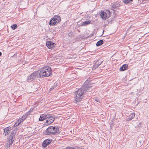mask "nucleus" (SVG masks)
<instances>
[{"label":"nucleus","instance_id":"14","mask_svg":"<svg viewBox=\"0 0 149 149\" xmlns=\"http://www.w3.org/2000/svg\"><path fill=\"white\" fill-rule=\"evenodd\" d=\"M120 5L119 3L116 2L112 5V7L114 8H118Z\"/></svg>","mask_w":149,"mask_h":149},{"label":"nucleus","instance_id":"23","mask_svg":"<svg viewBox=\"0 0 149 149\" xmlns=\"http://www.w3.org/2000/svg\"><path fill=\"white\" fill-rule=\"evenodd\" d=\"M17 27V25L16 24H14L11 26V28L13 30L16 29Z\"/></svg>","mask_w":149,"mask_h":149},{"label":"nucleus","instance_id":"11","mask_svg":"<svg viewBox=\"0 0 149 149\" xmlns=\"http://www.w3.org/2000/svg\"><path fill=\"white\" fill-rule=\"evenodd\" d=\"M15 138V135L13 134L10 135L8 139L9 145H11L13 143L14 141V139Z\"/></svg>","mask_w":149,"mask_h":149},{"label":"nucleus","instance_id":"33","mask_svg":"<svg viewBox=\"0 0 149 149\" xmlns=\"http://www.w3.org/2000/svg\"><path fill=\"white\" fill-rule=\"evenodd\" d=\"M2 55V53L0 52V56L1 55Z\"/></svg>","mask_w":149,"mask_h":149},{"label":"nucleus","instance_id":"2","mask_svg":"<svg viewBox=\"0 0 149 149\" xmlns=\"http://www.w3.org/2000/svg\"><path fill=\"white\" fill-rule=\"evenodd\" d=\"M37 71L38 73L39 77L42 78L48 77L52 74L51 69L49 67H44Z\"/></svg>","mask_w":149,"mask_h":149},{"label":"nucleus","instance_id":"28","mask_svg":"<svg viewBox=\"0 0 149 149\" xmlns=\"http://www.w3.org/2000/svg\"><path fill=\"white\" fill-rule=\"evenodd\" d=\"M88 79H87V80L86 81V82H85V84H84V85H85V84H86V81H88V82H87V84H88L89 85V86H90V87H92V86H91V85H90V82H89V81H88Z\"/></svg>","mask_w":149,"mask_h":149},{"label":"nucleus","instance_id":"9","mask_svg":"<svg viewBox=\"0 0 149 149\" xmlns=\"http://www.w3.org/2000/svg\"><path fill=\"white\" fill-rule=\"evenodd\" d=\"M51 126L48 127L46 130V135L53 134V131Z\"/></svg>","mask_w":149,"mask_h":149},{"label":"nucleus","instance_id":"7","mask_svg":"<svg viewBox=\"0 0 149 149\" xmlns=\"http://www.w3.org/2000/svg\"><path fill=\"white\" fill-rule=\"evenodd\" d=\"M47 46L49 49H53L56 44L51 41H48L46 43Z\"/></svg>","mask_w":149,"mask_h":149},{"label":"nucleus","instance_id":"18","mask_svg":"<svg viewBox=\"0 0 149 149\" xmlns=\"http://www.w3.org/2000/svg\"><path fill=\"white\" fill-rule=\"evenodd\" d=\"M103 43V41L102 40H101L98 41L96 44V45L97 46H99L102 45Z\"/></svg>","mask_w":149,"mask_h":149},{"label":"nucleus","instance_id":"20","mask_svg":"<svg viewBox=\"0 0 149 149\" xmlns=\"http://www.w3.org/2000/svg\"><path fill=\"white\" fill-rule=\"evenodd\" d=\"M20 120V119L19 120H18L17 121L15 124V125H14V127H16V126H18L19 124L21 122H22L21 120Z\"/></svg>","mask_w":149,"mask_h":149},{"label":"nucleus","instance_id":"13","mask_svg":"<svg viewBox=\"0 0 149 149\" xmlns=\"http://www.w3.org/2000/svg\"><path fill=\"white\" fill-rule=\"evenodd\" d=\"M128 65L126 64H125L123 65L120 68V71H124L127 69Z\"/></svg>","mask_w":149,"mask_h":149},{"label":"nucleus","instance_id":"27","mask_svg":"<svg viewBox=\"0 0 149 149\" xmlns=\"http://www.w3.org/2000/svg\"><path fill=\"white\" fill-rule=\"evenodd\" d=\"M33 109H30V110L28 111L27 113V115H28L29 116V115L31 113V111H33Z\"/></svg>","mask_w":149,"mask_h":149},{"label":"nucleus","instance_id":"6","mask_svg":"<svg viewBox=\"0 0 149 149\" xmlns=\"http://www.w3.org/2000/svg\"><path fill=\"white\" fill-rule=\"evenodd\" d=\"M103 62V61L99 59L97 60L95 63L94 65H93V69H95L100 65Z\"/></svg>","mask_w":149,"mask_h":149},{"label":"nucleus","instance_id":"32","mask_svg":"<svg viewBox=\"0 0 149 149\" xmlns=\"http://www.w3.org/2000/svg\"><path fill=\"white\" fill-rule=\"evenodd\" d=\"M71 34H72V33H69V36H70V37H71Z\"/></svg>","mask_w":149,"mask_h":149},{"label":"nucleus","instance_id":"5","mask_svg":"<svg viewBox=\"0 0 149 149\" xmlns=\"http://www.w3.org/2000/svg\"><path fill=\"white\" fill-rule=\"evenodd\" d=\"M110 13L109 10H107L106 12H102L100 15L102 19H106L107 18H109L110 17Z\"/></svg>","mask_w":149,"mask_h":149},{"label":"nucleus","instance_id":"24","mask_svg":"<svg viewBox=\"0 0 149 149\" xmlns=\"http://www.w3.org/2000/svg\"><path fill=\"white\" fill-rule=\"evenodd\" d=\"M57 86V83H54V85L52 86V87L50 88V91H52L53 89L55 88Z\"/></svg>","mask_w":149,"mask_h":149},{"label":"nucleus","instance_id":"31","mask_svg":"<svg viewBox=\"0 0 149 149\" xmlns=\"http://www.w3.org/2000/svg\"><path fill=\"white\" fill-rule=\"evenodd\" d=\"M66 149H74V148L73 147H68Z\"/></svg>","mask_w":149,"mask_h":149},{"label":"nucleus","instance_id":"3","mask_svg":"<svg viewBox=\"0 0 149 149\" xmlns=\"http://www.w3.org/2000/svg\"><path fill=\"white\" fill-rule=\"evenodd\" d=\"M61 21L60 17L58 15H55L49 21V24L50 25H56L57 23Z\"/></svg>","mask_w":149,"mask_h":149},{"label":"nucleus","instance_id":"21","mask_svg":"<svg viewBox=\"0 0 149 149\" xmlns=\"http://www.w3.org/2000/svg\"><path fill=\"white\" fill-rule=\"evenodd\" d=\"M9 129H6V128H5L4 129V132L5 134V135H6L8 134L10 132L9 131Z\"/></svg>","mask_w":149,"mask_h":149},{"label":"nucleus","instance_id":"30","mask_svg":"<svg viewBox=\"0 0 149 149\" xmlns=\"http://www.w3.org/2000/svg\"><path fill=\"white\" fill-rule=\"evenodd\" d=\"M6 128V129H9V131L10 132V130L11 129V127H8Z\"/></svg>","mask_w":149,"mask_h":149},{"label":"nucleus","instance_id":"17","mask_svg":"<svg viewBox=\"0 0 149 149\" xmlns=\"http://www.w3.org/2000/svg\"><path fill=\"white\" fill-rule=\"evenodd\" d=\"M55 117L54 116H53L50 117V118L48 119L50 121L49 123V124H51L53 122L55 119Z\"/></svg>","mask_w":149,"mask_h":149},{"label":"nucleus","instance_id":"12","mask_svg":"<svg viewBox=\"0 0 149 149\" xmlns=\"http://www.w3.org/2000/svg\"><path fill=\"white\" fill-rule=\"evenodd\" d=\"M135 113H131L129 115L128 118L127 119V120L129 121L133 118L135 117Z\"/></svg>","mask_w":149,"mask_h":149},{"label":"nucleus","instance_id":"29","mask_svg":"<svg viewBox=\"0 0 149 149\" xmlns=\"http://www.w3.org/2000/svg\"><path fill=\"white\" fill-rule=\"evenodd\" d=\"M49 123H50V121H49V120L48 119L46 121V123L48 125L50 124H49Z\"/></svg>","mask_w":149,"mask_h":149},{"label":"nucleus","instance_id":"19","mask_svg":"<svg viewBox=\"0 0 149 149\" xmlns=\"http://www.w3.org/2000/svg\"><path fill=\"white\" fill-rule=\"evenodd\" d=\"M29 115H27L26 113L22 117L20 118V120H21V121L23 122L27 117Z\"/></svg>","mask_w":149,"mask_h":149},{"label":"nucleus","instance_id":"26","mask_svg":"<svg viewBox=\"0 0 149 149\" xmlns=\"http://www.w3.org/2000/svg\"><path fill=\"white\" fill-rule=\"evenodd\" d=\"M94 100L97 102L99 103H100L101 102V100L100 99H99L98 98H96L94 99Z\"/></svg>","mask_w":149,"mask_h":149},{"label":"nucleus","instance_id":"25","mask_svg":"<svg viewBox=\"0 0 149 149\" xmlns=\"http://www.w3.org/2000/svg\"><path fill=\"white\" fill-rule=\"evenodd\" d=\"M133 0H123V2L125 3H130L131 1H132Z\"/></svg>","mask_w":149,"mask_h":149},{"label":"nucleus","instance_id":"22","mask_svg":"<svg viewBox=\"0 0 149 149\" xmlns=\"http://www.w3.org/2000/svg\"><path fill=\"white\" fill-rule=\"evenodd\" d=\"M53 116L52 114H45V118L48 119L49 118H50V117Z\"/></svg>","mask_w":149,"mask_h":149},{"label":"nucleus","instance_id":"1","mask_svg":"<svg viewBox=\"0 0 149 149\" xmlns=\"http://www.w3.org/2000/svg\"><path fill=\"white\" fill-rule=\"evenodd\" d=\"M87 82L88 81L86 82V84L82 86L80 88L75 92L74 98L77 102H79L83 98V96L84 93L90 88V86H89L88 84H87Z\"/></svg>","mask_w":149,"mask_h":149},{"label":"nucleus","instance_id":"8","mask_svg":"<svg viewBox=\"0 0 149 149\" xmlns=\"http://www.w3.org/2000/svg\"><path fill=\"white\" fill-rule=\"evenodd\" d=\"M52 141L51 139H47L45 140L43 142L42 145L43 147H46L47 145L50 144Z\"/></svg>","mask_w":149,"mask_h":149},{"label":"nucleus","instance_id":"4","mask_svg":"<svg viewBox=\"0 0 149 149\" xmlns=\"http://www.w3.org/2000/svg\"><path fill=\"white\" fill-rule=\"evenodd\" d=\"M38 72L37 71L34 72L30 75L28 77L27 81H33L39 77Z\"/></svg>","mask_w":149,"mask_h":149},{"label":"nucleus","instance_id":"10","mask_svg":"<svg viewBox=\"0 0 149 149\" xmlns=\"http://www.w3.org/2000/svg\"><path fill=\"white\" fill-rule=\"evenodd\" d=\"M52 128L53 131V134L55 135L59 133V128L58 127H56L52 126Z\"/></svg>","mask_w":149,"mask_h":149},{"label":"nucleus","instance_id":"15","mask_svg":"<svg viewBox=\"0 0 149 149\" xmlns=\"http://www.w3.org/2000/svg\"><path fill=\"white\" fill-rule=\"evenodd\" d=\"M91 21L90 20H87L81 23V26H85L91 23Z\"/></svg>","mask_w":149,"mask_h":149},{"label":"nucleus","instance_id":"16","mask_svg":"<svg viewBox=\"0 0 149 149\" xmlns=\"http://www.w3.org/2000/svg\"><path fill=\"white\" fill-rule=\"evenodd\" d=\"M45 118V114H43L41 115L39 118V121H42L44 120Z\"/></svg>","mask_w":149,"mask_h":149}]
</instances>
